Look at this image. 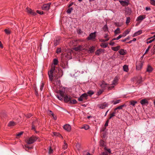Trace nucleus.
Here are the masks:
<instances>
[{
	"instance_id": "ea45409f",
	"label": "nucleus",
	"mask_w": 155,
	"mask_h": 155,
	"mask_svg": "<svg viewBox=\"0 0 155 155\" xmlns=\"http://www.w3.org/2000/svg\"><path fill=\"white\" fill-rule=\"evenodd\" d=\"M137 101H132L130 102V104L133 106H134L137 103Z\"/></svg>"
},
{
	"instance_id": "6e6d98bb",
	"label": "nucleus",
	"mask_w": 155,
	"mask_h": 155,
	"mask_svg": "<svg viewBox=\"0 0 155 155\" xmlns=\"http://www.w3.org/2000/svg\"><path fill=\"white\" fill-rule=\"evenodd\" d=\"M151 47L150 46H149L146 49V51L145 52V53L144 54V55H145L149 51V49Z\"/></svg>"
},
{
	"instance_id": "ddd939ff",
	"label": "nucleus",
	"mask_w": 155,
	"mask_h": 155,
	"mask_svg": "<svg viewBox=\"0 0 155 155\" xmlns=\"http://www.w3.org/2000/svg\"><path fill=\"white\" fill-rule=\"evenodd\" d=\"M70 45L72 46H75L78 44V41L77 40H73L70 41Z\"/></svg>"
},
{
	"instance_id": "6e6552de",
	"label": "nucleus",
	"mask_w": 155,
	"mask_h": 155,
	"mask_svg": "<svg viewBox=\"0 0 155 155\" xmlns=\"http://www.w3.org/2000/svg\"><path fill=\"white\" fill-rule=\"evenodd\" d=\"M51 4L50 3H48L43 5L42 6V9L44 10H48L49 9Z\"/></svg>"
},
{
	"instance_id": "a19ab883",
	"label": "nucleus",
	"mask_w": 155,
	"mask_h": 155,
	"mask_svg": "<svg viewBox=\"0 0 155 155\" xmlns=\"http://www.w3.org/2000/svg\"><path fill=\"white\" fill-rule=\"evenodd\" d=\"M53 150L51 148V146L49 147V151H48V153L49 154H51L53 153Z\"/></svg>"
},
{
	"instance_id": "69168bd1",
	"label": "nucleus",
	"mask_w": 155,
	"mask_h": 155,
	"mask_svg": "<svg viewBox=\"0 0 155 155\" xmlns=\"http://www.w3.org/2000/svg\"><path fill=\"white\" fill-rule=\"evenodd\" d=\"M122 37H123V36L121 34L120 35L117 37L116 38H117V40H118L119 39H120V38H122Z\"/></svg>"
},
{
	"instance_id": "412c9836",
	"label": "nucleus",
	"mask_w": 155,
	"mask_h": 155,
	"mask_svg": "<svg viewBox=\"0 0 155 155\" xmlns=\"http://www.w3.org/2000/svg\"><path fill=\"white\" fill-rule=\"evenodd\" d=\"M142 33V30H139L135 32L133 35V37H134L140 35Z\"/></svg>"
},
{
	"instance_id": "473e14b6",
	"label": "nucleus",
	"mask_w": 155,
	"mask_h": 155,
	"mask_svg": "<svg viewBox=\"0 0 155 155\" xmlns=\"http://www.w3.org/2000/svg\"><path fill=\"white\" fill-rule=\"evenodd\" d=\"M108 44L107 43H102L101 45L100 46L103 48H106L107 47Z\"/></svg>"
},
{
	"instance_id": "774afa93",
	"label": "nucleus",
	"mask_w": 155,
	"mask_h": 155,
	"mask_svg": "<svg viewBox=\"0 0 155 155\" xmlns=\"http://www.w3.org/2000/svg\"><path fill=\"white\" fill-rule=\"evenodd\" d=\"M115 24L117 26H121V25L120 24V23L118 22H116L115 23Z\"/></svg>"
},
{
	"instance_id": "09e8293b",
	"label": "nucleus",
	"mask_w": 155,
	"mask_h": 155,
	"mask_svg": "<svg viewBox=\"0 0 155 155\" xmlns=\"http://www.w3.org/2000/svg\"><path fill=\"white\" fill-rule=\"evenodd\" d=\"M4 31L7 34L9 35L11 33V31L8 29H5L4 30Z\"/></svg>"
},
{
	"instance_id": "a18cd8bd",
	"label": "nucleus",
	"mask_w": 155,
	"mask_h": 155,
	"mask_svg": "<svg viewBox=\"0 0 155 155\" xmlns=\"http://www.w3.org/2000/svg\"><path fill=\"white\" fill-rule=\"evenodd\" d=\"M130 18L129 17H127V19L126 22V23L127 25H128L130 22Z\"/></svg>"
},
{
	"instance_id": "2f4dec72",
	"label": "nucleus",
	"mask_w": 155,
	"mask_h": 155,
	"mask_svg": "<svg viewBox=\"0 0 155 155\" xmlns=\"http://www.w3.org/2000/svg\"><path fill=\"white\" fill-rule=\"evenodd\" d=\"M142 79L141 77H139L138 78L137 80V83L138 84L141 83V82L142 81Z\"/></svg>"
},
{
	"instance_id": "0eeeda50",
	"label": "nucleus",
	"mask_w": 155,
	"mask_h": 155,
	"mask_svg": "<svg viewBox=\"0 0 155 155\" xmlns=\"http://www.w3.org/2000/svg\"><path fill=\"white\" fill-rule=\"evenodd\" d=\"M71 97L70 96H68L67 95H64V97L63 99L65 102L68 103L70 101Z\"/></svg>"
},
{
	"instance_id": "8fccbe9b",
	"label": "nucleus",
	"mask_w": 155,
	"mask_h": 155,
	"mask_svg": "<svg viewBox=\"0 0 155 155\" xmlns=\"http://www.w3.org/2000/svg\"><path fill=\"white\" fill-rule=\"evenodd\" d=\"M25 147L26 148V150L28 149V150H29L33 148V147H30L27 144L25 145Z\"/></svg>"
},
{
	"instance_id": "58836bf2",
	"label": "nucleus",
	"mask_w": 155,
	"mask_h": 155,
	"mask_svg": "<svg viewBox=\"0 0 155 155\" xmlns=\"http://www.w3.org/2000/svg\"><path fill=\"white\" fill-rule=\"evenodd\" d=\"M73 10L72 8H70L67 10L66 12L67 13L70 14Z\"/></svg>"
},
{
	"instance_id": "f3484780",
	"label": "nucleus",
	"mask_w": 155,
	"mask_h": 155,
	"mask_svg": "<svg viewBox=\"0 0 155 155\" xmlns=\"http://www.w3.org/2000/svg\"><path fill=\"white\" fill-rule=\"evenodd\" d=\"M146 18L145 15H140L137 18V21H142Z\"/></svg>"
},
{
	"instance_id": "4468645a",
	"label": "nucleus",
	"mask_w": 155,
	"mask_h": 155,
	"mask_svg": "<svg viewBox=\"0 0 155 155\" xmlns=\"http://www.w3.org/2000/svg\"><path fill=\"white\" fill-rule=\"evenodd\" d=\"M119 2L122 6H127L128 5V1L127 2L123 0H119Z\"/></svg>"
},
{
	"instance_id": "b1692460",
	"label": "nucleus",
	"mask_w": 155,
	"mask_h": 155,
	"mask_svg": "<svg viewBox=\"0 0 155 155\" xmlns=\"http://www.w3.org/2000/svg\"><path fill=\"white\" fill-rule=\"evenodd\" d=\"M90 128L89 126L87 124H84L83 126L80 127V129H84L85 130H87L88 129Z\"/></svg>"
},
{
	"instance_id": "c03bdc74",
	"label": "nucleus",
	"mask_w": 155,
	"mask_h": 155,
	"mask_svg": "<svg viewBox=\"0 0 155 155\" xmlns=\"http://www.w3.org/2000/svg\"><path fill=\"white\" fill-rule=\"evenodd\" d=\"M100 146L104 147V142L102 140H101L100 142Z\"/></svg>"
},
{
	"instance_id": "dca6fc26",
	"label": "nucleus",
	"mask_w": 155,
	"mask_h": 155,
	"mask_svg": "<svg viewBox=\"0 0 155 155\" xmlns=\"http://www.w3.org/2000/svg\"><path fill=\"white\" fill-rule=\"evenodd\" d=\"M67 64V62L66 61H64V60L62 59H61V63L60 65L63 68H65L66 66V64Z\"/></svg>"
},
{
	"instance_id": "2eb2a0df",
	"label": "nucleus",
	"mask_w": 155,
	"mask_h": 155,
	"mask_svg": "<svg viewBox=\"0 0 155 155\" xmlns=\"http://www.w3.org/2000/svg\"><path fill=\"white\" fill-rule=\"evenodd\" d=\"M104 50L102 49H99L97 50L95 52V53L96 54L98 55L101 54V53L104 52Z\"/></svg>"
},
{
	"instance_id": "4d7b16f0",
	"label": "nucleus",
	"mask_w": 155,
	"mask_h": 155,
	"mask_svg": "<svg viewBox=\"0 0 155 155\" xmlns=\"http://www.w3.org/2000/svg\"><path fill=\"white\" fill-rule=\"evenodd\" d=\"M104 150H106L109 153H111V151L110 150V149H107L106 148V147H105L104 148Z\"/></svg>"
},
{
	"instance_id": "cd10ccee",
	"label": "nucleus",
	"mask_w": 155,
	"mask_h": 155,
	"mask_svg": "<svg viewBox=\"0 0 155 155\" xmlns=\"http://www.w3.org/2000/svg\"><path fill=\"white\" fill-rule=\"evenodd\" d=\"M130 32V31L128 30L125 31L122 35L123 37H124L127 35Z\"/></svg>"
},
{
	"instance_id": "bb28decb",
	"label": "nucleus",
	"mask_w": 155,
	"mask_h": 155,
	"mask_svg": "<svg viewBox=\"0 0 155 155\" xmlns=\"http://www.w3.org/2000/svg\"><path fill=\"white\" fill-rule=\"evenodd\" d=\"M125 106H126V105L125 104H123L122 105H120L116 107L114 109V111H116L117 109H122L123 107H124Z\"/></svg>"
},
{
	"instance_id": "de8ad7c7",
	"label": "nucleus",
	"mask_w": 155,
	"mask_h": 155,
	"mask_svg": "<svg viewBox=\"0 0 155 155\" xmlns=\"http://www.w3.org/2000/svg\"><path fill=\"white\" fill-rule=\"evenodd\" d=\"M61 48H58L56 52L58 54H59L61 52Z\"/></svg>"
},
{
	"instance_id": "79ce46f5",
	"label": "nucleus",
	"mask_w": 155,
	"mask_h": 155,
	"mask_svg": "<svg viewBox=\"0 0 155 155\" xmlns=\"http://www.w3.org/2000/svg\"><path fill=\"white\" fill-rule=\"evenodd\" d=\"M94 91H89L87 93V94L90 96L94 94Z\"/></svg>"
},
{
	"instance_id": "864d4df0",
	"label": "nucleus",
	"mask_w": 155,
	"mask_h": 155,
	"mask_svg": "<svg viewBox=\"0 0 155 155\" xmlns=\"http://www.w3.org/2000/svg\"><path fill=\"white\" fill-rule=\"evenodd\" d=\"M44 84L43 83H41L40 87V90L41 91H42L44 86Z\"/></svg>"
},
{
	"instance_id": "6ab92c4d",
	"label": "nucleus",
	"mask_w": 155,
	"mask_h": 155,
	"mask_svg": "<svg viewBox=\"0 0 155 155\" xmlns=\"http://www.w3.org/2000/svg\"><path fill=\"white\" fill-rule=\"evenodd\" d=\"M119 53L121 55H124L126 54V50L121 49L119 51Z\"/></svg>"
},
{
	"instance_id": "393cba45",
	"label": "nucleus",
	"mask_w": 155,
	"mask_h": 155,
	"mask_svg": "<svg viewBox=\"0 0 155 155\" xmlns=\"http://www.w3.org/2000/svg\"><path fill=\"white\" fill-rule=\"evenodd\" d=\"M121 100H118L116 101H111V103H113L114 105L116 104H117L119 103L120 102H121Z\"/></svg>"
},
{
	"instance_id": "0e129e2a",
	"label": "nucleus",
	"mask_w": 155,
	"mask_h": 155,
	"mask_svg": "<svg viewBox=\"0 0 155 155\" xmlns=\"http://www.w3.org/2000/svg\"><path fill=\"white\" fill-rule=\"evenodd\" d=\"M48 111L49 112V114L51 115L53 117H54V114L53 113L52 111L50 110H48Z\"/></svg>"
},
{
	"instance_id": "72a5a7b5",
	"label": "nucleus",
	"mask_w": 155,
	"mask_h": 155,
	"mask_svg": "<svg viewBox=\"0 0 155 155\" xmlns=\"http://www.w3.org/2000/svg\"><path fill=\"white\" fill-rule=\"evenodd\" d=\"M114 32L115 35L120 33V29L118 28H117V29L114 31Z\"/></svg>"
},
{
	"instance_id": "bf43d9fd",
	"label": "nucleus",
	"mask_w": 155,
	"mask_h": 155,
	"mask_svg": "<svg viewBox=\"0 0 155 155\" xmlns=\"http://www.w3.org/2000/svg\"><path fill=\"white\" fill-rule=\"evenodd\" d=\"M36 12L37 13L40 15H42L44 14V12L43 11H40L39 10H37Z\"/></svg>"
},
{
	"instance_id": "c756f323",
	"label": "nucleus",
	"mask_w": 155,
	"mask_h": 155,
	"mask_svg": "<svg viewBox=\"0 0 155 155\" xmlns=\"http://www.w3.org/2000/svg\"><path fill=\"white\" fill-rule=\"evenodd\" d=\"M124 71H125L127 72L129 71L128 66L126 65H124L123 66Z\"/></svg>"
},
{
	"instance_id": "338daca9",
	"label": "nucleus",
	"mask_w": 155,
	"mask_h": 155,
	"mask_svg": "<svg viewBox=\"0 0 155 155\" xmlns=\"http://www.w3.org/2000/svg\"><path fill=\"white\" fill-rule=\"evenodd\" d=\"M114 44V42L112 41H111L109 43V45L112 46Z\"/></svg>"
},
{
	"instance_id": "5fc2aeb1",
	"label": "nucleus",
	"mask_w": 155,
	"mask_h": 155,
	"mask_svg": "<svg viewBox=\"0 0 155 155\" xmlns=\"http://www.w3.org/2000/svg\"><path fill=\"white\" fill-rule=\"evenodd\" d=\"M25 117L28 118H30L31 116L32 115L31 114L29 113L28 114H26L25 115Z\"/></svg>"
},
{
	"instance_id": "4c0bfd02",
	"label": "nucleus",
	"mask_w": 155,
	"mask_h": 155,
	"mask_svg": "<svg viewBox=\"0 0 155 155\" xmlns=\"http://www.w3.org/2000/svg\"><path fill=\"white\" fill-rule=\"evenodd\" d=\"M105 129V128H104L103 130H102V131H103L104 132L103 134V135H102V137L103 139L105 138L106 136V133L105 132H104Z\"/></svg>"
},
{
	"instance_id": "680f3d73",
	"label": "nucleus",
	"mask_w": 155,
	"mask_h": 155,
	"mask_svg": "<svg viewBox=\"0 0 155 155\" xmlns=\"http://www.w3.org/2000/svg\"><path fill=\"white\" fill-rule=\"evenodd\" d=\"M23 133V132H20V133L17 134L16 135L17 136H21L22 134Z\"/></svg>"
},
{
	"instance_id": "a211bd4d",
	"label": "nucleus",
	"mask_w": 155,
	"mask_h": 155,
	"mask_svg": "<svg viewBox=\"0 0 155 155\" xmlns=\"http://www.w3.org/2000/svg\"><path fill=\"white\" fill-rule=\"evenodd\" d=\"M83 46L79 45L77 47L74 48V49L75 51H80L82 49Z\"/></svg>"
},
{
	"instance_id": "aec40b11",
	"label": "nucleus",
	"mask_w": 155,
	"mask_h": 155,
	"mask_svg": "<svg viewBox=\"0 0 155 155\" xmlns=\"http://www.w3.org/2000/svg\"><path fill=\"white\" fill-rule=\"evenodd\" d=\"M153 70V68L152 67L149 65H148L147 69V71L150 73Z\"/></svg>"
},
{
	"instance_id": "4be33fe9",
	"label": "nucleus",
	"mask_w": 155,
	"mask_h": 155,
	"mask_svg": "<svg viewBox=\"0 0 155 155\" xmlns=\"http://www.w3.org/2000/svg\"><path fill=\"white\" fill-rule=\"evenodd\" d=\"M107 85L108 84L107 83L104 81H103L102 82V84L101 85V88L104 89L107 87Z\"/></svg>"
},
{
	"instance_id": "c9c22d12",
	"label": "nucleus",
	"mask_w": 155,
	"mask_h": 155,
	"mask_svg": "<svg viewBox=\"0 0 155 155\" xmlns=\"http://www.w3.org/2000/svg\"><path fill=\"white\" fill-rule=\"evenodd\" d=\"M15 125V123L14 122L10 121L8 124V126H13Z\"/></svg>"
},
{
	"instance_id": "3c124183",
	"label": "nucleus",
	"mask_w": 155,
	"mask_h": 155,
	"mask_svg": "<svg viewBox=\"0 0 155 155\" xmlns=\"http://www.w3.org/2000/svg\"><path fill=\"white\" fill-rule=\"evenodd\" d=\"M68 147V144L67 143L64 142V145H63V148L64 150L66 149Z\"/></svg>"
},
{
	"instance_id": "1a4fd4ad",
	"label": "nucleus",
	"mask_w": 155,
	"mask_h": 155,
	"mask_svg": "<svg viewBox=\"0 0 155 155\" xmlns=\"http://www.w3.org/2000/svg\"><path fill=\"white\" fill-rule=\"evenodd\" d=\"M108 105V104L107 103L104 102V104H98L97 106L101 109H104L105 107H107Z\"/></svg>"
},
{
	"instance_id": "7c9ffc66",
	"label": "nucleus",
	"mask_w": 155,
	"mask_h": 155,
	"mask_svg": "<svg viewBox=\"0 0 155 155\" xmlns=\"http://www.w3.org/2000/svg\"><path fill=\"white\" fill-rule=\"evenodd\" d=\"M148 103L146 99H143L140 101V103L142 105H143Z\"/></svg>"
},
{
	"instance_id": "423d86ee",
	"label": "nucleus",
	"mask_w": 155,
	"mask_h": 155,
	"mask_svg": "<svg viewBox=\"0 0 155 155\" xmlns=\"http://www.w3.org/2000/svg\"><path fill=\"white\" fill-rule=\"evenodd\" d=\"M96 32L95 31L93 33H91L89 36L87 38V39L88 40H93L95 38L96 35Z\"/></svg>"
},
{
	"instance_id": "20e7f679",
	"label": "nucleus",
	"mask_w": 155,
	"mask_h": 155,
	"mask_svg": "<svg viewBox=\"0 0 155 155\" xmlns=\"http://www.w3.org/2000/svg\"><path fill=\"white\" fill-rule=\"evenodd\" d=\"M118 78L117 77H116L114 80L112 81V86H109L108 87V89L111 90L113 88L115 85H117L118 84Z\"/></svg>"
},
{
	"instance_id": "603ef678",
	"label": "nucleus",
	"mask_w": 155,
	"mask_h": 155,
	"mask_svg": "<svg viewBox=\"0 0 155 155\" xmlns=\"http://www.w3.org/2000/svg\"><path fill=\"white\" fill-rule=\"evenodd\" d=\"M150 2L151 5H155V0H150Z\"/></svg>"
},
{
	"instance_id": "9b49d317",
	"label": "nucleus",
	"mask_w": 155,
	"mask_h": 155,
	"mask_svg": "<svg viewBox=\"0 0 155 155\" xmlns=\"http://www.w3.org/2000/svg\"><path fill=\"white\" fill-rule=\"evenodd\" d=\"M27 11L28 13L31 15H35L36 14V13L35 12H34L31 9L28 8H26Z\"/></svg>"
},
{
	"instance_id": "5701e85b",
	"label": "nucleus",
	"mask_w": 155,
	"mask_h": 155,
	"mask_svg": "<svg viewBox=\"0 0 155 155\" xmlns=\"http://www.w3.org/2000/svg\"><path fill=\"white\" fill-rule=\"evenodd\" d=\"M120 47L119 45H118L116 47H113L111 48L112 50L115 51H117L119 49H120Z\"/></svg>"
},
{
	"instance_id": "f704fd0d",
	"label": "nucleus",
	"mask_w": 155,
	"mask_h": 155,
	"mask_svg": "<svg viewBox=\"0 0 155 155\" xmlns=\"http://www.w3.org/2000/svg\"><path fill=\"white\" fill-rule=\"evenodd\" d=\"M81 96L84 99H87V97L88 96V95L86 93H84L82 94Z\"/></svg>"
},
{
	"instance_id": "f8f14e48",
	"label": "nucleus",
	"mask_w": 155,
	"mask_h": 155,
	"mask_svg": "<svg viewBox=\"0 0 155 155\" xmlns=\"http://www.w3.org/2000/svg\"><path fill=\"white\" fill-rule=\"evenodd\" d=\"M61 39L60 37L56 38L54 40V45L55 46H56L59 44Z\"/></svg>"
},
{
	"instance_id": "49530a36",
	"label": "nucleus",
	"mask_w": 155,
	"mask_h": 155,
	"mask_svg": "<svg viewBox=\"0 0 155 155\" xmlns=\"http://www.w3.org/2000/svg\"><path fill=\"white\" fill-rule=\"evenodd\" d=\"M148 39H150L149 41L147 42V44H149L151 43L152 41H154V40L152 38H151V37L148 38Z\"/></svg>"
},
{
	"instance_id": "37998d69",
	"label": "nucleus",
	"mask_w": 155,
	"mask_h": 155,
	"mask_svg": "<svg viewBox=\"0 0 155 155\" xmlns=\"http://www.w3.org/2000/svg\"><path fill=\"white\" fill-rule=\"evenodd\" d=\"M103 30L105 31H108V27L107 25H104L103 28Z\"/></svg>"
},
{
	"instance_id": "052dcab7",
	"label": "nucleus",
	"mask_w": 155,
	"mask_h": 155,
	"mask_svg": "<svg viewBox=\"0 0 155 155\" xmlns=\"http://www.w3.org/2000/svg\"><path fill=\"white\" fill-rule=\"evenodd\" d=\"M84 99L82 97V96H81L78 98V101H83V99Z\"/></svg>"
},
{
	"instance_id": "f257e3e1",
	"label": "nucleus",
	"mask_w": 155,
	"mask_h": 155,
	"mask_svg": "<svg viewBox=\"0 0 155 155\" xmlns=\"http://www.w3.org/2000/svg\"><path fill=\"white\" fill-rule=\"evenodd\" d=\"M58 60L57 58H55L53 60V64L54 65H52L50 70L48 72V76L50 80L52 83L54 82L58 81V83H59L60 82V80H58V78L61 77L63 74L62 70L61 69H58V71L59 74V76L58 77V75H54L53 76V73L55 71V66L54 65H57L58 64Z\"/></svg>"
},
{
	"instance_id": "e433bc0d",
	"label": "nucleus",
	"mask_w": 155,
	"mask_h": 155,
	"mask_svg": "<svg viewBox=\"0 0 155 155\" xmlns=\"http://www.w3.org/2000/svg\"><path fill=\"white\" fill-rule=\"evenodd\" d=\"M78 103L77 101L75 99H73L70 101V103L73 104H75Z\"/></svg>"
},
{
	"instance_id": "f03ea898",
	"label": "nucleus",
	"mask_w": 155,
	"mask_h": 155,
	"mask_svg": "<svg viewBox=\"0 0 155 155\" xmlns=\"http://www.w3.org/2000/svg\"><path fill=\"white\" fill-rule=\"evenodd\" d=\"M40 141L39 138L36 136L32 135L31 137L28 138L26 140V143L28 144H31L34 143L36 140Z\"/></svg>"
},
{
	"instance_id": "13d9d810",
	"label": "nucleus",
	"mask_w": 155,
	"mask_h": 155,
	"mask_svg": "<svg viewBox=\"0 0 155 155\" xmlns=\"http://www.w3.org/2000/svg\"><path fill=\"white\" fill-rule=\"evenodd\" d=\"M109 122V119L107 120L105 124H104V126L105 127H106L107 126H108V124Z\"/></svg>"
},
{
	"instance_id": "9d476101",
	"label": "nucleus",
	"mask_w": 155,
	"mask_h": 155,
	"mask_svg": "<svg viewBox=\"0 0 155 155\" xmlns=\"http://www.w3.org/2000/svg\"><path fill=\"white\" fill-rule=\"evenodd\" d=\"M63 128L68 132H70L71 130V126L69 124H66L63 126Z\"/></svg>"
},
{
	"instance_id": "e2e57ef3",
	"label": "nucleus",
	"mask_w": 155,
	"mask_h": 155,
	"mask_svg": "<svg viewBox=\"0 0 155 155\" xmlns=\"http://www.w3.org/2000/svg\"><path fill=\"white\" fill-rule=\"evenodd\" d=\"M101 155H108V153L107 152H103L101 153Z\"/></svg>"
},
{
	"instance_id": "39448f33",
	"label": "nucleus",
	"mask_w": 155,
	"mask_h": 155,
	"mask_svg": "<svg viewBox=\"0 0 155 155\" xmlns=\"http://www.w3.org/2000/svg\"><path fill=\"white\" fill-rule=\"evenodd\" d=\"M143 62L142 61H137L136 63V68L138 70H140L143 66Z\"/></svg>"
},
{
	"instance_id": "a878e982",
	"label": "nucleus",
	"mask_w": 155,
	"mask_h": 155,
	"mask_svg": "<svg viewBox=\"0 0 155 155\" xmlns=\"http://www.w3.org/2000/svg\"><path fill=\"white\" fill-rule=\"evenodd\" d=\"M117 113L116 111H114L111 114H109L110 117L109 118V119H110L111 118H112L113 117L115 116V114Z\"/></svg>"
},
{
	"instance_id": "c85d7f7f",
	"label": "nucleus",
	"mask_w": 155,
	"mask_h": 155,
	"mask_svg": "<svg viewBox=\"0 0 155 155\" xmlns=\"http://www.w3.org/2000/svg\"><path fill=\"white\" fill-rule=\"evenodd\" d=\"M95 50V47L94 46H92L89 48V51L91 53H92L94 52Z\"/></svg>"
},
{
	"instance_id": "7ed1b4c3",
	"label": "nucleus",
	"mask_w": 155,
	"mask_h": 155,
	"mask_svg": "<svg viewBox=\"0 0 155 155\" xmlns=\"http://www.w3.org/2000/svg\"><path fill=\"white\" fill-rule=\"evenodd\" d=\"M65 92V88L62 87L59 91V94L57 96V98L61 101L63 100Z\"/></svg>"
}]
</instances>
